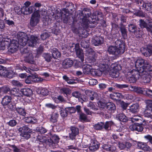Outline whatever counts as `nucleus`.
<instances>
[{"label":"nucleus","instance_id":"864d4df0","mask_svg":"<svg viewBox=\"0 0 152 152\" xmlns=\"http://www.w3.org/2000/svg\"><path fill=\"white\" fill-rule=\"evenodd\" d=\"M36 130L39 132L40 134H44L47 131L45 129L42 127H40L39 128H37L36 129Z\"/></svg>","mask_w":152,"mask_h":152},{"label":"nucleus","instance_id":"423d86ee","mask_svg":"<svg viewBox=\"0 0 152 152\" xmlns=\"http://www.w3.org/2000/svg\"><path fill=\"white\" fill-rule=\"evenodd\" d=\"M19 130L21 133L20 136L23 139L27 140L30 137L31 130L27 126H25L19 128Z\"/></svg>","mask_w":152,"mask_h":152},{"label":"nucleus","instance_id":"8fccbe9b","mask_svg":"<svg viewBox=\"0 0 152 152\" xmlns=\"http://www.w3.org/2000/svg\"><path fill=\"white\" fill-rule=\"evenodd\" d=\"M88 92L92 94V96L90 95V98L91 100H93L94 99L98 98V95L96 93L92 92L91 91H89Z\"/></svg>","mask_w":152,"mask_h":152},{"label":"nucleus","instance_id":"6e6552de","mask_svg":"<svg viewBox=\"0 0 152 152\" xmlns=\"http://www.w3.org/2000/svg\"><path fill=\"white\" fill-rule=\"evenodd\" d=\"M107 51L109 54L116 56L122 54L116 47L112 45H110L108 47Z\"/></svg>","mask_w":152,"mask_h":152},{"label":"nucleus","instance_id":"e2e57ef3","mask_svg":"<svg viewBox=\"0 0 152 152\" xmlns=\"http://www.w3.org/2000/svg\"><path fill=\"white\" fill-rule=\"evenodd\" d=\"M43 56L47 61H50L51 57L50 54L44 53Z\"/></svg>","mask_w":152,"mask_h":152},{"label":"nucleus","instance_id":"79ce46f5","mask_svg":"<svg viewBox=\"0 0 152 152\" xmlns=\"http://www.w3.org/2000/svg\"><path fill=\"white\" fill-rule=\"evenodd\" d=\"M141 118L139 116H134L131 118V121L133 123L135 121H138L141 123Z\"/></svg>","mask_w":152,"mask_h":152},{"label":"nucleus","instance_id":"09e8293b","mask_svg":"<svg viewBox=\"0 0 152 152\" xmlns=\"http://www.w3.org/2000/svg\"><path fill=\"white\" fill-rule=\"evenodd\" d=\"M50 35V33L46 31L45 32L41 35V39L42 40H44L49 37Z\"/></svg>","mask_w":152,"mask_h":152},{"label":"nucleus","instance_id":"aec40b11","mask_svg":"<svg viewBox=\"0 0 152 152\" xmlns=\"http://www.w3.org/2000/svg\"><path fill=\"white\" fill-rule=\"evenodd\" d=\"M75 51L76 52L77 56L82 61H84V57L83 50L79 48V47L77 46V48H76V50Z\"/></svg>","mask_w":152,"mask_h":152},{"label":"nucleus","instance_id":"20e7f679","mask_svg":"<svg viewBox=\"0 0 152 152\" xmlns=\"http://www.w3.org/2000/svg\"><path fill=\"white\" fill-rule=\"evenodd\" d=\"M141 81L144 83H149L151 81L152 74V67L144 69L140 72Z\"/></svg>","mask_w":152,"mask_h":152},{"label":"nucleus","instance_id":"bb28decb","mask_svg":"<svg viewBox=\"0 0 152 152\" xmlns=\"http://www.w3.org/2000/svg\"><path fill=\"white\" fill-rule=\"evenodd\" d=\"M0 76H6L8 77H10L9 76V72L6 70L5 68L2 66L0 65Z\"/></svg>","mask_w":152,"mask_h":152},{"label":"nucleus","instance_id":"c756f323","mask_svg":"<svg viewBox=\"0 0 152 152\" xmlns=\"http://www.w3.org/2000/svg\"><path fill=\"white\" fill-rule=\"evenodd\" d=\"M137 28V26L135 24L130 23L128 25V29L130 33H133Z\"/></svg>","mask_w":152,"mask_h":152},{"label":"nucleus","instance_id":"6ab92c4d","mask_svg":"<svg viewBox=\"0 0 152 152\" xmlns=\"http://www.w3.org/2000/svg\"><path fill=\"white\" fill-rule=\"evenodd\" d=\"M110 97L113 99L116 100H119L120 99L124 98V95L118 92H115L110 94Z\"/></svg>","mask_w":152,"mask_h":152},{"label":"nucleus","instance_id":"0e129e2a","mask_svg":"<svg viewBox=\"0 0 152 152\" xmlns=\"http://www.w3.org/2000/svg\"><path fill=\"white\" fill-rule=\"evenodd\" d=\"M88 83L90 85L94 86L97 84V81L95 79H91L89 80Z\"/></svg>","mask_w":152,"mask_h":152},{"label":"nucleus","instance_id":"2f4dec72","mask_svg":"<svg viewBox=\"0 0 152 152\" xmlns=\"http://www.w3.org/2000/svg\"><path fill=\"white\" fill-rule=\"evenodd\" d=\"M117 117L120 121L123 122H126L128 120V118L124 114L122 113L118 115Z\"/></svg>","mask_w":152,"mask_h":152},{"label":"nucleus","instance_id":"052dcab7","mask_svg":"<svg viewBox=\"0 0 152 152\" xmlns=\"http://www.w3.org/2000/svg\"><path fill=\"white\" fill-rule=\"evenodd\" d=\"M137 15L140 17H142L146 18L147 17V15L146 13H144L143 12L139 11L137 12Z\"/></svg>","mask_w":152,"mask_h":152},{"label":"nucleus","instance_id":"13d9d810","mask_svg":"<svg viewBox=\"0 0 152 152\" xmlns=\"http://www.w3.org/2000/svg\"><path fill=\"white\" fill-rule=\"evenodd\" d=\"M71 130L72 133H73L75 135H77L79 132L78 129L77 128L75 127H72L71 128Z\"/></svg>","mask_w":152,"mask_h":152},{"label":"nucleus","instance_id":"473e14b6","mask_svg":"<svg viewBox=\"0 0 152 152\" xmlns=\"http://www.w3.org/2000/svg\"><path fill=\"white\" fill-rule=\"evenodd\" d=\"M106 108L109 110L114 111L116 110L115 104L113 103L108 102L106 104Z\"/></svg>","mask_w":152,"mask_h":152},{"label":"nucleus","instance_id":"3c124183","mask_svg":"<svg viewBox=\"0 0 152 152\" xmlns=\"http://www.w3.org/2000/svg\"><path fill=\"white\" fill-rule=\"evenodd\" d=\"M113 69L114 70L117 71L118 72L119 71L121 70V66L120 65L118 64L117 63H115L113 65Z\"/></svg>","mask_w":152,"mask_h":152},{"label":"nucleus","instance_id":"c85d7f7f","mask_svg":"<svg viewBox=\"0 0 152 152\" xmlns=\"http://www.w3.org/2000/svg\"><path fill=\"white\" fill-rule=\"evenodd\" d=\"M24 121L27 123H35L37 122V119L34 117H26Z\"/></svg>","mask_w":152,"mask_h":152},{"label":"nucleus","instance_id":"393cba45","mask_svg":"<svg viewBox=\"0 0 152 152\" xmlns=\"http://www.w3.org/2000/svg\"><path fill=\"white\" fill-rule=\"evenodd\" d=\"M74 10V4L70 2H67V14L69 15H72Z\"/></svg>","mask_w":152,"mask_h":152},{"label":"nucleus","instance_id":"ea45409f","mask_svg":"<svg viewBox=\"0 0 152 152\" xmlns=\"http://www.w3.org/2000/svg\"><path fill=\"white\" fill-rule=\"evenodd\" d=\"M139 25L141 28H146L148 26V24L144 20L140 19L139 21Z\"/></svg>","mask_w":152,"mask_h":152},{"label":"nucleus","instance_id":"f704fd0d","mask_svg":"<svg viewBox=\"0 0 152 152\" xmlns=\"http://www.w3.org/2000/svg\"><path fill=\"white\" fill-rule=\"evenodd\" d=\"M133 34L136 38H140L143 34V32L140 28H137Z\"/></svg>","mask_w":152,"mask_h":152},{"label":"nucleus","instance_id":"a211bd4d","mask_svg":"<svg viewBox=\"0 0 152 152\" xmlns=\"http://www.w3.org/2000/svg\"><path fill=\"white\" fill-rule=\"evenodd\" d=\"M137 145L138 148L144 151H148L151 150L150 148L146 143L138 142Z\"/></svg>","mask_w":152,"mask_h":152},{"label":"nucleus","instance_id":"1a4fd4ad","mask_svg":"<svg viewBox=\"0 0 152 152\" xmlns=\"http://www.w3.org/2000/svg\"><path fill=\"white\" fill-rule=\"evenodd\" d=\"M141 51L142 54L146 57H149L152 55V45H148L146 48L141 49Z\"/></svg>","mask_w":152,"mask_h":152},{"label":"nucleus","instance_id":"5fc2aeb1","mask_svg":"<svg viewBox=\"0 0 152 152\" xmlns=\"http://www.w3.org/2000/svg\"><path fill=\"white\" fill-rule=\"evenodd\" d=\"M115 86L118 88L120 89H123L128 88L129 86L126 84H116Z\"/></svg>","mask_w":152,"mask_h":152},{"label":"nucleus","instance_id":"9d476101","mask_svg":"<svg viewBox=\"0 0 152 152\" xmlns=\"http://www.w3.org/2000/svg\"><path fill=\"white\" fill-rule=\"evenodd\" d=\"M152 112L150 110L145 109L144 111V115L145 118L143 122L145 121L148 123H150L152 121Z\"/></svg>","mask_w":152,"mask_h":152},{"label":"nucleus","instance_id":"7ed1b4c3","mask_svg":"<svg viewBox=\"0 0 152 152\" xmlns=\"http://www.w3.org/2000/svg\"><path fill=\"white\" fill-rule=\"evenodd\" d=\"M136 68L139 71H141L143 69L145 70L151 68V66L150 63L147 60L143 59H137L135 62Z\"/></svg>","mask_w":152,"mask_h":152},{"label":"nucleus","instance_id":"dca6fc26","mask_svg":"<svg viewBox=\"0 0 152 152\" xmlns=\"http://www.w3.org/2000/svg\"><path fill=\"white\" fill-rule=\"evenodd\" d=\"M103 38L100 37H95L92 40V43L95 46H98L103 43Z\"/></svg>","mask_w":152,"mask_h":152},{"label":"nucleus","instance_id":"9b49d317","mask_svg":"<svg viewBox=\"0 0 152 152\" xmlns=\"http://www.w3.org/2000/svg\"><path fill=\"white\" fill-rule=\"evenodd\" d=\"M91 14V10L90 9L86 8L83 9V10L81 12L80 18L83 20L86 19L88 18H89Z\"/></svg>","mask_w":152,"mask_h":152},{"label":"nucleus","instance_id":"b1692460","mask_svg":"<svg viewBox=\"0 0 152 152\" xmlns=\"http://www.w3.org/2000/svg\"><path fill=\"white\" fill-rule=\"evenodd\" d=\"M51 52L52 53L53 57L55 59H57L61 56V53L55 48H53L51 49Z\"/></svg>","mask_w":152,"mask_h":152},{"label":"nucleus","instance_id":"de8ad7c7","mask_svg":"<svg viewBox=\"0 0 152 152\" xmlns=\"http://www.w3.org/2000/svg\"><path fill=\"white\" fill-rule=\"evenodd\" d=\"M58 116V114L56 113L52 114L51 116L50 121L53 123L56 122L57 121V119Z\"/></svg>","mask_w":152,"mask_h":152},{"label":"nucleus","instance_id":"ddd939ff","mask_svg":"<svg viewBox=\"0 0 152 152\" xmlns=\"http://www.w3.org/2000/svg\"><path fill=\"white\" fill-rule=\"evenodd\" d=\"M119 28L123 38L124 39H127V31L125 26L121 23L120 24Z\"/></svg>","mask_w":152,"mask_h":152},{"label":"nucleus","instance_id":"bf43d9fd","mask_svg":"<svg viewBox=\"0 0 152 152\" xmlns=\"http://www.w3.org/2000/svg\"><path fill=\"white\" fill-rule=\"evenodd\" d=\"M34 76H29L27 79L25 80V82L27 84H30L31 83V82L33 81V79Z\"/></svg>","mask_w":152,"mask_h":152},{"label":"nucleus","instance_id":"2eb2a0df","mask_svg":"<svg viewBox=\"0 0 152 152\" xmlns=\"http://www.w3.org/2000/svg\"><path fill=\"white\" fill-rule=\"evenodd\" d=\"M142 124L140 123L134 124L130 126V129L132 131H137L138 132H141L143 130V128Z\"/></svg>","mask_w":152,"mask_h":152},{"label":"nucleus","instance_id":"4c0bfd02","mask_svg":"<svg viewBox=\"0 0 152 152\" xmlns=\"http://www.w3.org/2000/svg\"><path fill=\"white\" fill-rule=\"evenodd\" d=\"M145 102L147 105L146 109L150 110L151 112H152V100H145Z\"/></svg>","mask_w":152,"mask_h":152},{"label":"nucleus","instance_id":"c03bdc74","mask_svg":"<svg viewBox=\"0 0 152 152\" xmlns=\"http://www.w3.org/2000/svg\"><path fill=\"white\" fill-rule=\"evenodd\" d=\"M52 32L57 35L60 32L58 28L56 25H55L53 27H51Z\"/></svg>","mask_w":152,"mask_h":152},{"label":"nucleus","instance_id":"338daca9","mask_svg":"<svg viewBox=\"0 0 152 152\" xmlns=\"http://www.w3.org/2000/svg\"><path fill=\"white\" fill-rule=\"evenodd\" d=\"M144 138L148 140L151 144H152V136L150 135H148L145 136Z\"/></svg>","mask_w":152,"mask_h":152},{"label":"nucleus","instance_id":"c9c22d12","mask_svg":"<svg viewBox=\"0 0 152 152\" xmlns=\"http://www.w3.org/2000/svg\"><path fill=\"white\" fill-rule=\"evenodd\" d=\"M102 148L107 151H113L115 150V147L110 145H104L102 146Z\"/></svg>","mask_w":152,"mask_h":152},{"label":"nucleus","instance_id":"72a5a7b5","mask_svg":"<svg viewBox=\"0 0 152 152\" xmlns=\"http://www.w3.org/2000/svg\"><path fill=\"white\" fill-rule=\"evenodd\" d=\"M142 6L148 11H150L151 10L152 4L150 2H142Z\"/></svg>","mask_w":152,"mask_h":152},{"label":"nucleus","instance_id":"4468645a","mask_svg":"<svg viewBox=\"0 0 152 152\" xmlns=\"http://www.w3.org/2000/svg\"><path fill=\"white\" fill-rule=\"evenodd\" d=\"M99 144L98 142L96 140H92L90 144L89 149L90 150L94 151L98 149Z\"/></svg>","mask_w":152,"mask_h":152},{"label":"nucleus","instance_id":"6e6d98bb","mask_svg":"<svg viewBox=\"0 0 152 152\" xmlns=\"http://www.w3.org/2000/svg\"><path fill=\"white\" fill-rule=\"evenodd\" d=\"M134 91L136 92L137 93L142 94L143 92L142 88L140 87L135 86L134 88Z\"/></svg>","mask_w":152,"mask_h":152},{"label":"nucleus","instance_id":"4be33fe9","mask_svg":"<svg viewBox=\"0 0 152 152\" xmlns=\"http://www.w3.org/2000/svg\"><path fill=\"white\" fill-rule=\"evenodd\" d=\"M131 75L132 76L137 80L139 79L140 76V71L134 69L132 70L131 72L128 73L127 75Z\"/></svg>","mask_w":152,"mask_h":152},{"label":"nucleus","instance_id":"f257e3e1","mask_svg":"<svg viewBox=\"0 0 152 152\" xmlns=\"http://www.w3.org/2000/svg\"><path fill=\"white\" fill-rule=\"evenodd\" d=\"M17 37L18 42L15 40L11 41L10 39L8 38H3V46L10 47L11 50V51L13 53L17 50L19 45L23 47L27 44L29 46L33 47L37 44L38 40L37 37L30 35H28L22 32H19Z\"/></svg>","mask_w":152,"mask_h":152},{"label":"nucleus","instance_id":"58836bf2","mask_svg":"<svg viewBox=\"0 0 152 152\" xmlns=\"http://www.w3.org/2000/svg\"><path fill=\"white\" fill-rule=\"evenodd\" d=\"M80 120L83 122H87L89 121L88 119L87 118L86 115L83 113H80Z\"/></svg>","mask_w":152,"mask_h":152},{"label":"nucleus","instance_id":"a19ab883","mask_svg":"<svg viewBox=\"0 0 152 152\" xmlns=\"http://www.w3.org/2000/svg\"><path fill=\"white\" fill-rule=\"evenodd\" d=\"M17 112L20 115L24 116L26 115V113L24 109L21 107H17L16 109Z\"/></svg>","mask_w":152,"mask_h":152},{"label":"nucleus","instance_id":"69168bd1","mask_svg":"<svg viewBox=\"0 0 152 152\" xmlns=\"http://www.w3.org/2000/svg\"><path fill=\"white\" fill-rule=\"evenodd\" d=\"M1 91L5 93H6L10 90L9 87L8 86H4L1 88Z\"/></svg>","mask_w":152,"mask_h":152},{"label":"nucleus","instance_id":"680f3d73","mask_svg":"<svg viewBox=\"0 0 152 152\" xmlns=\"http://www.w3.org/2000/svg\"><path fill=\"white\" fill-rule=\"evenodd\" d=\"M124 97L126 98L128 100H132L133 99V96L130 94L126 93L124 95Z\"/></svg>","mask_w":152,"mask_h":152},{"label":"nucleus","instance_id":"f8f14e48","mask_svg":"<svg viewBox=\"0 0 152 152\" xmlns=\"http://www.w3.org/2000/svg\"><path fill=\"white\" fill-rule=\"evenodd\" d=\"M115 47L123 54L125 51V46L124 43L120 39H118L115 42Z\"/></svg>","mask_w":152,"mask_h":152},{"label":"nucleus","instance_id":"4d7b16f0","mask_svg":"<svg viewBox=\"0 0 152 152\" xmlns=\"http://www.w3.org/2000/svg\"><path fill=\"white\" fill-rule=\"evenodd\" d=\"M12 83L13 85L18 87H21L23 85L19 81L16 80H13Z\"/></svg>","mask_w":152,"mask_h":152},{"label":"nucleus","instance_id":"7c9ffc66","mask_svg":"<svg viewBox=\"0 0 152 152\" xmlns=\"http://www.w3.org/2000/svg\"><path fill=\"white\" fill-rule=\"evenodd\" d=\"M21 90H20L18 89L14 88L10 91L11 94L17 96H21Z\"/></svg>","mask_w":152,"mask_h":152},{"label":"nucleus","instance_id":"5701e85b","mask_svg":"<svg viewBox=\"0 0 152 152\" xmlns=\"http://www.w3.org/2000/svg\"><path fill=\"white\" fill-rule=\"evenodd\" d=\"M12 98L11 96H6L3 98L1 103L3 105H7L11 102Z\"/></svg>","mask_w":152,"mask_h":152},{"label":"nucleus","instance_id":"cd10ccee","mask_svg":"<svg viewBox=\"0 0 152 152\" xmlns=\"http://www.w3.org/2000/svg\"><path fill=\"white\" fill-rule=\"evenodd\" d=\"M139 105L137 104H134L130 107L129 110L133 113H135L138 112Z\"/></svg>","mask_w":152,"mask_h":152},{"label":"nucleus","instance_id":"a878e982","mask_svg":"<svg viewBox=\"0 0 152 152\" xmlns=\"http://www.w3.org/2000/svg\"><path fill=\"white\" fill-rule=\"evenodd\" d=\"M36 91L38 94H40L43 96L47 95L48 93V90L45 88H38L36 89Z\"/></svg>","mask_w":152,"mask_h":152},{"label":"nucleus","instance_id":"a18cd8bd","mask_svg":"<svg viewBox=\"0 0 152 152\" xmlns=\"http://www.w3.org/2000/svg\"><path fill=\"white\" fill-rule=\"evenodd\" d=\"M110 75L113 77L117 78L119 76V73L117 71H115L113 70V71L111 72Z\"/></svg>","mask_w":152,"mask_h":152},{"label":"nucleus","instance_id":"0eeeda50","mask_svg":"<svg viewBox=\"0 0 152 152\" xmlns=\"http://www.w3.org/2000/svg\"><path fill=\"white\" fill-rule=\"evenodd\" d=\"M40 16L37 11L33 14L31 19L30 24L32 26H36L39 22Z\"/></svg>","mask_w":152,"mask_h":152},{"label":"nucleus","instance_id":"f03ea898","mask_svg":"<svg viewBox=\"0 0 152 152\" xmlns=\"http://www.w3.org/2000/svg\"><path fill=\"white\" fill-rule=\"evenodd\" d=\"M86 51L88 57V63L90 64L83 66V72L85 74H89L90 72L91 73L93 66L96 65L97 62L96 58L97 57V54L91 48L87 49Z\"/></svg>","mask_w":152,"mask_h":152},{"label":"nucleus","instance_id":"39448f33","mask_svg":"<svg viewBox=\"0 0 152 152\" xmlns=\"http://www.w3.org/2000/svg\"><path fill=\"white\" fill-rule=\"evenodd\" d=\"M113 124V122L111 121H106L105 123L100 122L93 125V127L96 130H100L104 129L108 131L110 129L111 126Z\"/></svg>","mask_w":152,"mask_h":152},{"label":"nucleus","instance_id":"774afa93","mask_svg":"<svg viewBox=\"0 0 152 152\" xmlns=\"http://www.w3.org/2000/svg\"><path fill=\"white\" fill-rule=\"evenodd\" d=\"M80 45L82 47L84 48H87L88 46V44L85 40H82L81 42Z\"/></svg>","mask_w":152,"mask_h":152},{"label":"nucleus","instance_id":"f3484780","mask_svg":"<svg viewBox=\"0 0 152 152\" xmlns=\"http://www.w3.org/2000/svg\"><path fill=\"white\" fill-rule=\"evenodd\" d=\"M21 96H23V95H24L28 97L31 96L32 94V91L31 90L28 88H23L21 89Z\"/></svg>","mask_w":152,"mask_h":152},{"label":"nucleus","instance_id":"e433bc0d","mask_svg":"<svg viewBox=\"0 0 152 152\" xmlns=\"http://www.w3.org/2000/svg\"><path fill=\"white\" fill-rule=\"evenodd\" d=\"M91 74L93 75L100 76L102 75V71L99 69H94L91 71Z\"/></svg>","mask_w":152,"mask_h":152},{"label":"nucleus","instance_id":"37998d69","mask_svg":"<svg viewBox=\"0 0 152 152\" xmlns=\"http://www.w3.org/2000/svg\"><path fill=\"white\" fill-rule=\"evenodd\" d=\"M78 47H79V45L77 44L75 45L73 43H72V45H70L69 46L67 47L69 49H70V51L72 52H74L76 50V48Z\"/></svg>","mask_w":152,"mask_h":152},{"label":"nucleus","instance_id":"603ef678","mask_svg":"<svg viewBox=\"0 0 152 152\" xmlns=\"http://www.w3.org/2000/svg\"><path fill=\"white\" fill-rule=\"evenodd\" d=\"M26 61L27 62L30 63H32L34 62L33 56L31 53L29 54L28 56L26 58Z\"/></svg>","mask_w":152,"mask_h":152},{"label":"nucleus","instance_id":"412c9836","mask_svg":"<svg viewBox=\"0 0 152 152\" xmlns=\"http://www.w3.org/2000/svg\"><path fill=\"white\" fill-rule=\"evenodd\" d=\"M35 10V8L33 6H31L29 7H23L22 9L23 14L25 15L30 14Z\"/></svg>","mask_w":152,"mask_h":152},{"label":"nucleus","instance_id":"49530a36","mask_svg":"<svg viewBox=\"0 0 152 152\" xmlns=\"http://www.w3.org/2000/svg\"><path fill=\"white\" fill-rule=\"evenodd\" d=\"M127 79L128 81L130 83H134L137 80L131 75H127Z\"/></svg>","mask_w":152,"mask_h":152}]
</instances>
